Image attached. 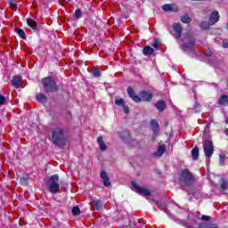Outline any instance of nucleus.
<instances>
[{
	"mask_svg": "<svg viewBox=\"0 0 228 228\" xmlns=\"http://www.w3.org/2000/svg\"><path fill=\"white\" fill-rule=\"evenodd\" d=\"M210 26H211V24H209V20H208V22L202 21L201 24H200L201 29H209Z\"/></svg>",
	"mask_w": 228,
	"mask_h": 228,
	"instance_id": "nucleus-27",
	"label": "nucleus"
},
{
	"mask_svg": "<svg viewBox=\"0 0 228 228\" xmlns=\"http://www.w3.org/2000/svg\"><path fill=\"white\" fill-rule=\"evenodd\" d=\"M152 47H154L155 49H158L159 47V41H158V39H155L153 41Z\"/></svg>",
	"mask_w": 228,
	"mask_h": 228,
	"instance_id": "nucleus-34",
	"label": "nucleus"
},
{
	"mask_svg": "<svg viewBox=\"0 0 228 228\" xmlns=\"http://www.w3.org/2000/svg\"><path fill=\"white\" fill-rule=\"evenodd\" d=\"M226 124H228V120H226Z\"/></svg>",
	"mask_w": 228,
	"mask_h": 228,
	"instance_id": "nucleus-45",
	"label": "nucleus"
},
{
	"mask_svg": "<svg viewBox=\"0 0 228 228\" xmlns=\"http://www.w3.org/2000/svg\"><path fill=\"white\" fill-rule=\"evenodd\" d=\"M9 5L12 10H17V1L15 0H8Z\"/></svg>",
	"mask_w": 228,
	"mask_h": 228,
	"instance_id": "nucleus-28",
	"label": "nucleus"
},
{
	"mask_svg": "<svg viewBox=\"0 0 228 228\" xmlns=\"http://www.w3.org/2000/svg\"><path fill=\"white\" fill-rule=\"evenodd\" d=\"M213 54V53L211 51H209L208 53H207V56H211Z\"/></svg>",
	"mask_w": 228,
	"mask_h": 228,
	"instance_id": "nucleus-39",
	"label": "nucleus"
},
{
	"mask_svg": "<svg viewBox=\"0 0 228 228\" xmlns=\"http://www.w3.org/2000/svg\"><path fill=\"white\" fill-rule=\"evenodd\" d=\"M223 158H224V157H222V155H220V163H221V165H224V164L222 163Z\"/></svg>",
	"mask_w": 228,
	"mask_h": 228,
	"instance_id": "nucleus-40",
	"label": "nucleus"
},
{
	"mask_svg": "<svg viewBox=\"0 0 228 228\" xmlns=\"http://www.w3.org/2000/svg\"><path fill=\"white\" fill-rule=\"evenodd\" d=\"M0 104H6V97H4L3 94H0Z\"/></svg>",
	"mask_w": 228,
	"mask_h": 228,
	"instance_id": "nucleus-33",
	"label": "nucleus"
},
{
	"mask_svg": "<svg viewBox=\"0 0 228 228\" xmlns=\"http://www.w3.org/2000/svg\"><path fill=\"white\" fill-rule=\"evenodd\" d=\"M101 179L103 181L104 186L107 188L111 186V182H110V176H108V173L106 171H102L100 174Z\"/></svg>",
	"mask_w": 228,
	"mask_h": 228,
	"instance_id": "nucleus-10",
	"label": "nucleus"
},
{
	"mask_svg": "<svg viewBox=\"0 0 228 228\" xmlns=\"http://www.w3.org/2000/svg\"><path fill=\"white\" fill-rule=\"evenodd\" d=\"M151 125L154 133L159 131V124H158V121H156V119H152Z\"/></svg>",
	"mask_w": 228,
	"mask_h": 228,
	"instance_id": "nucleus-18",
	"label": "nucleus"
},
{
	"mask_svg": "<svg viewBox=\"0 0 228 228\" xmlns=\"http://www.w3.org/2000/svg\"><path fill=\"white\" fill-rule=\"evenodd\" d=\"M165 151H167V145H159L157 151L153 153V158H161L165 154Z\"/></svg>",
	"mask_w": 228,
	"mask_h": 228,
	"instance_id": "nucleus-11",
	"label": "nucleus"
},
{
	"mask_svg": "<svg viewBox=\"0 0 228 228\" xmlns=\"http://www.w3.org/2000/svg\"><path fill=\"white\" fill-rule=\"evenodd\" d=\"M219 104H221L222 106H227L228 95H222L219 99Z\"/></svg>",
	"mask_w": 228,
	"mask_h": 228,
	"instance_id": "nucleus-19",
	"label": "nucleus"
},
{
	"mask_svg": "<svg viewBox=\"0 0 228 228\" xmlns=\"http://www.w3.org/2000/svg\"><path fill=\"white\" fill-rule=\"evenodd\" d=\"M153 53H154V49L151 46H145L142 49V54H144V56H151L152 55Z\"/></svg>",
	"mask_w": 228,
	"mask_h": 228,
	"instance_id": "nucleus-15",
	"label": "nucleus"
},
{
	"mask_svg": "<svg viewBox=\"0 0 228 228\" xmlns=\"http://www.w3.org/2000/svg\"><path fill=\"white\" fill-rule=\"evenodd\" d=\"M81 15H83V12L80 9H77L75 11V17L76 19H81Z\"/></svg>",
	"mask_w": 228,
	"mask_h": 228,
	"instance_id": "nucleus-31",
	"label": "nucleus"
},
{
	"mask_svg": "<svg viewBox=\"0 0 228 228\" xmlns=\"http://www.w3.org/2000/svg\"><path fill=\"white\" fill-rule=\"evenodd\" d=\"M123 111L124 113L127 114L129 113V107L127 105H123Z\"/></svg>",
	"mask_w": 228,
	"mask_h": 228,
	"instance_id": "nucleus-36",
	"label": "nucleus"
},
{
	"mask_svg": "<svg viewBox=\"0 0 228 228\" xmlns=\"http://www.w3.org/2000/svg\"><path fill=\"white\" fill-rule=\"evenodd\" d=\"M155 108L159 110V111L163 112L165 110H167V102L163 101H159L155 103Z\"/></svg>",
	"mask_w": 228,
	"mask_h": 228,
	"instance_id": "nucleus-12",
	"label": "nucleus"
},
{
	"mask_svg": "<svg viewBox=\"0 0 228 228\" xmlns=\"http://www.w3.org/2000/svg\"><path fill=\"white\" fill-rule=\"evenodd\" d=\"M182 22H183V24H190V22H191V19H190V16H188V14L183 15L181 18Z\"/></svg>",
	"mask_w": 228,
	"mask_h": 228,
	"instance_id": "nucleus-24",
	"label": "nucleus"
},
{
	"mask_svg": "<svg viewBox=\"0 0 228 228\" xmlns=\"http://www.w3.org/2000/svg\"><path fill=\"white\" fill-rule=\"evenodd\" d=\"M52 142L57 147H63L65 145V133L63 132V128L57 127L53 130Z\"/></svg>",
	"mask_w": 228,
	"mask_h": 228,
	"instance_id": "nucleus-4",
	"label": "nucleus"
},
{
	"mask_svg": "<svg viewBox=\"0 0 228 228\" xmlns=\"http://www.w3.org/2000/svg\"><path fill=\"white\" fill-rule=\"evenodd\" d=\"M15 31L20 38L26 39V33L22 28H16Z\"/></svg>",
	"mask_w": 228,
	"mask_h": 228,
	"instance_id": "nucleus-25",
	"label": "nucleus"
},
{
	"mask_svg": "<svg viewBox=\"0 0 228 228\" xmlns=\"http://www.w3.org/2000/svg\"><path fill=\"white\" fill-rule=\"evenodd\" d=\"M208 228H218V226H216V224H210Z\"/></svg>",
	"mask_w": 228,
	"mask_h": 228,
	"instance_id": "nucleus-38",
	"label": "nucleus"
},
{
	"mask_svg": "<svg viewBox=\"0 0 228 228\" xmlns=\"http://www.w3.org/2000/svg\"><path fill=\"white\" fill-rule=\"evenodd\" d=\"M220 20V14L218 13V11H214L209 16L208 21L210 25H215L216 22Z\"/></svg>",
	"mask_w": 228,
	"mask_h": 228,
	"instance_id": "nucleus-9",
	"label": "nucleus"
},
{
	"mask_svg": "<svg viewBox=\"0 0 228 228\" xmlns=\"http://www.w3.org/2000/svg\"><path fill=\"white\" fill-rule=\"evenodd\" d=\"M208 122L211 124V122H213V118H210L208 119Z\"/></svg>",
	"mask_w": 228,
	"mask_h": 228,
	"instance_id": "nucleus-41",
	"label": "nucleus"
},
{
	"mask_svg": "<svg viewBox=\"0 0 228 228\" xmlns=\"http://www.w3.org/2000/svg\"><path fill=\"white\" fill-rule=\"evenodd\" d=\"M203 150L205 157L207 158V163H209L213 152H215V148L213 147V142L207 140L204 142Z\"/></svg>",
	"mask_w": 228,
	"mask_h": 228,
	"instance_id": "nucleus-7",
	"label": "nucleus"
},
{
	"mask_svg": "<svg viewBox=\"0 0 228 228\" xmlns=\"http://www.w3.org/2000/svg\"><path fill=\"white\" fill-rule=\"evenodd\" d=\"M201 220H203V221H205V222H208V221H209V216H201Z\"/></svg>",
	"mask_w": 228,
	"mask_h": 228,
	"instance_id": "nucleus-37",
	"label": "nucleus"
},
{
	"mask_svg": "<svg viewBox=\"0 0 228 228\" xmlns=\"http://www.w3.org/2000/svg\"><path fill=\"white\" fill-rule=\"evenodd\" d=\"M173 29L175 31L174 37L176 38V40H180L183 33V27L179 23H175L173 24ZM181 42H183V45H181V49L183 51H190L195 47V37L190 32L183 35Z\"/></svg>",
	"mask_w": 228,
	"mask_h": 228,
	"instance_id": "nucleus-1",
	"label": "nucleus"
},
{
	"mask_svg": "<svg viewBox=\"0 0 228 228\" xmlns=\"http://www.w3.org/2000/svg\"><path fill=\"white\" fill-rule=\"evenodd\" d=\"M115 104L117 106H124L126 102H124V99L120 98L115 101Z\"/></svg>",
	"mask_w": 228,
	"mask_h": 228,
	"instance_id": "nucleus-30",
	"label": "nucleus"
},
{
	"mask_svg": "<svg viewBox=\"0 0 228 228\" xmlns=\"http://www.w3.org/2000/svg\"><path fill=\"white\" fill-rule=\"evenodd\" d=\"M92 74H93L94 77H101V70H99V69H97V68L93 69Z\"/></svg>",
	"mask_w": 228,
	"mask_h": 228,
	"instance_id": "nucleus-26",
	"label": "nucleus"
},
{
	"mask_svg": "<svg viewBox=\"0 0 228 228\" xmlns=\"http://www.w3.org/2000/svg\"><path fill=\"white\" fill-rule=\"evenodd\" d=\"M97 142L101 151H106V143H104L102 137H98Z\"/></svg>",
	"mask_w": 228,
	"mask_h": 228,
	"instance_id": "nucleus-20",
	"label": "nucleus"
},
{
	"mask_svg": "<svg viewBox=\"0 0 228 228\" xmlns=\"http://www.w3.org/2000/svg\"><path fill=\"white\" fill-rule=\"evenodd\" d=\"M127 94L131 99L134 101V102H142V101L145 102H149L152 101V94L151 92L142 91L139 95L134 94V90L132 87L127 88Z\"/></svg>",
	"mask_w": 228,
	"mask_h": 228,
	"instance_id": "nucleus-3",
	"label": "nucleus"
},
{
	"mask_svg": "<svg viewBox=\"0 0 228 228\" xmlns=\"http://www.w3.org/2000/svg\"><path fill=\"white\" fill-rule=\"evenodd\" d=\"M216 42H218V40H220V37L216 38Z\"/></svg>",
	"mask_w": 228,
	"mask_h": 228,
	"instance_id": "nucleus-43",
	"label": "nucleus"
},
{
	"mask_svg": "<svg viewBox=\"0 0 228 228\" xmlns=\"http://www.w3.org/2000/svg\"><path fill=\"white\" fill-rule=\"evenodd\" d=\"M157 207L160 211H167V205L161 201H157L156 202Z\"/></svg>",
	"mask_w": 228,
	"mask_h": 228,
	"instance_id": "nucleus-22",
	"label": "nucleus"
},
{
	"mask_svg": "<svg viewBox=\"0 0 228 228\" xmlns=\"http://www.w3.org/2000/svg\"><path fill=\"white\" fill-rule=\"evenodd\" d=\"M195 183V177L190 170L188 169H183L180 176V184L183 188H185L186 191H188V188H193V183Z\"/></svg>",
	"mask_w": 228,
	"mask_h": 228,
	"instance_id": "nucleus-2",
	"label": "nucleus"
},
{
	"mask_svg": "<svg viewBox=\"0 0 228 228\" xmlns=\"http://www.w3.org/2000/svg\"><path fill=\"white\" fill-rule=\"evenodd\" d=\"M222 46L224 48V49H227L228 47V40L227 39H224L223 40V45Z\"/></svg>",
	"mask_w": 228,
	"mask_h": 228,
	"instance_id": "nucleus-35",
	"label": "nucleus"
},
{
	"mask_svg": "<svg viewBox=\"0 0 228 228\" xmlns=\"http://www.w3.org/2000/svg\"><path fill=\"white\" fill-rule=\"evenodd\" d=\"M214 31H216L217 33H220V29H218V28L214 29Z\"/></svg>",
	"mask_w": 228,
	"mask_h": 228,
	"instance_id": "nucleus-42",
	"label": "nucleus"
},
{
	"mask_svg": "<svg viewBox=\"0 0 228 228\" xmlns=\"http://www.w3.org/2000/svg\"><path fill=\"white\" fill-rule=\"evenodd\" d=\"M42 83L45 92H58V86L54 77H47L43 79Z\"/></svg>",
	"mask_w": 228,
	"mask_h": 228,
	"instance_id": "nucleus-6",
	"label": "nucleus"
},
{
	"mask_svg": "<svg viewBox=\"0 0 228 228\" xmlns=\"http://www.w3.org/2000/svg\"><path fill=\"white\" fill-rule=\"evenodd\" d=\"M47 190L53 194L60 191V176L58 175H53L48 179Z\"/></svg>",
	"mask_w": 228,
	"mask_h": 228,
	"instance_id": "nucleus-5",
	"label": "nucleus"
},
{
	"mask_svg": "<svg viewBox=\"0 0 228 228\" xmlns=\"http://www.w3.org/2000/svg\"><path fill=\"white\" fill-rule=\"evenodd\" d=\"M91 204L97 209V211L102 208V201L99 200H93Z\"/></svg>",
	"mask_w": 228,
	"mask_h": 228,
	"instance_id": "nucleus-16",
	"label": "nucleus"
},
{
	"mask_svg": "<svg viewBox=\"0 0 228 228\" xmlns=\"http://www.w3.org/2000/svg\"><path fill=\"white\" fill-rule=\"evenodd\" d=\"M162 9L164 12H176L177 11V7H175V5H172V4H165L162 6Z\"/></svg>",
	"mask_w": 228,
	"mask_h": 228,
	"instance_id": "nucleus-14",
	"label": "nucleus"
},
{
	"mask_svg": "<svg viewBox=\"0 0 228 228\" xmlns=\"http://www.w3.org/2000/svg\"><path fill=\"white\" fill-rule=\"evenodd\" d=\"M131 184H132L131 188H132L133 191H135L139 195H143L144 197H149V195H151L150 190L141 187L135 182H132Z\"/></svg>",
	"mask_w": 228,
	"mask_h": 228,
	"instance_id": "nucleus-8",
	"label": "nucleus"
},
{
	"mask_svg": "<svg viewBox=\"0 0 228 228\" xmlns=\"http://www.w3.org/2000/svg\"><path fill=\"white\" fill-rule=\"evenodd\" d=\"M27 24L34 31H37V22L32 19H27Z\"/></svg>",
	"mask_w": 228,
	"mask_h": 228,
	"instance_id": "nucleus-17",
	"label": "nucleus"
},
{
	"mask_svg": "<svg viewBox=\"0 0 228 228\" xmlns=\"http://www.w3.org/2000/svg\"><path fill=\"white\" fill-rule=\"evenodd\" d=\"M71 211H72V214L75 216L80 215V213H81L79 207H73Z\"/></svg>",
	"mask_w": 228,
	"mask_h": 228,
	"instance_id": "nucleus-29",
	"label": "nucleus"
},
{
	"mask_svg": "<svg viewBox=\"0 0 228 228\" xmlns=\"http://www.w3.org/2000/svg\"><path fill=\"white\" fill-rule=\"evenodd\" d=\"M221 188L222 190H227V180L225 179L221 180Z\"/></svg>",
	"mask_w": 228,
	"mask_h": 228,
	"instance_id": "nucleus-32",
	"label": "nucleus"
},
{
	"mask_svg": "<svg viewBox=\"0 0 228 228\" xmlns=\"http://www.w3.org/2000/svg\"><path fill=\"white\" fill-rule=\"evenodd\" d=\"M20 85H22V78L19 76H16L12 78V86L14 88H20Z\"/></svg>",
	"mask_w": 228,
	"mask_h": 228,
	"instance_id": "nucleus-13",
	"label": "nucleus"
},
{
	"mask_svg": "<svg viewBox=\"0 0 228 228\" xmlns=\"http://www.w3.org/2000/svg\"><path fill=\"white\" fill-rule=\"evenodd\" d=\"M37 101H38V102H45V101H47V98L45 97V95L39 94L36 96Z\"/></svg>",
	"mask_w": 228,
	"mask_h": 228,
	"instance_id": "nucleus-21",
	"label": "nucleus"
},
{
	"mask_svg": "<svg viewBox=\"0 0 228 228\" xmlns=\"http://www.w3.org/2000/svg\"><path fill=\"white\" fill-rule=\"evenodd\" d=\"M191 156L193 159H199V148L195 147L191 151Z\"/></svg>",
	"mask_w": 228,
	"mask_h": 228,
	"instance_id": "nucleus-23",
	"label": "nucleus"
},
{
	"mask_svg": "<svg viewBox=\"0 0 228 228\" xmlns=\"http://www.w3.org/2000/svg\"><path fill=\"white\" fill-rule=\"evenodd\" d=\"M226 29L228 30V23H227V25H226Z\"/></svg>",
	"mask_w": 228,
	"mask_h": 228,
	"instance_id": "nucleus-44",
	"label": "nucleus"
}]
</instances>
